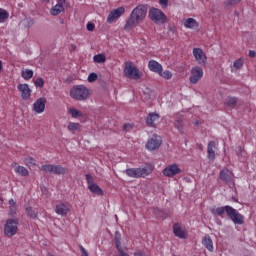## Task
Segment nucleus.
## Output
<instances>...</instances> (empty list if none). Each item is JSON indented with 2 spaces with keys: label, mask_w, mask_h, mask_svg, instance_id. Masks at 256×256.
Segmentation results:
<instances>
[{
  "label": "nucleus",
  "mask_w": 256,
  "mask_h": 256,
  "mask_svg": "<svg viewBox=\"0 0 256 256\" xmlns=\"http://www.w3.org/2000/svg\"><path fill=\"white\" fill-rule=\"evenodd\" d=\"M147 17V6L140 4L134 8L126 21L124 31H131V29L137 27L139 23H143Z\"/></svg>",
  "instance_id": "nucleus-1"
},
{
  "label": "nucleus",
  "mask_w": 256,
  "mask_h": 256,
  "mask_svg": "<svg viewBox=\"0 0 256 256\" xmlns=\"http://www.w3.org/2000/svg\"><path fill=\"white\" fill-rule=\"evenodd\" d=\"M225 212L235 225H243L245 223V217L231 206L218 207L211 210V214L218 215V217H221Z\"/></svg>",
  "instance_id": "nucleus-2"
},
{
  "label": "nucleus",
  "mask_w": 256,
  "mask_h": 256,
  "mask_svg": "<svg viewBox=\"0 0 256 256\" xmlns=\"http://www.w3.org/2000/svg\"><path fill=\"white\" fill-rule=\"evenodd\" d=\"M155 166L153 164H146L144 168H129L126 169L125 173L132 179H141V177H147L153 173Z\"/></svg>",
  "instance_id": "nucleus-3"
},
{
  "label": "nucleus",
  "mask_w": 256,
  "mask_h": 256,
  "mask_svg": "<svg viewBox=\"0 0 256 256\" xmlns=\"http://www.w3.org/2000/svg\"><path fill=\"white\" fill-rule=\"evenodd\" d=\"M91 91L85 85H76L70 89V97L75 101H87Z\"/></svg>",
  "instance_id": "nucleus-4"
},
{
  "label": "nucleus",
  "mask_w": 256,
  "mask_h": 256,
  "mask_svg": "<svg viewBox=\"0 0 256 256\" xmlns=\"http://www.w3.org/2000/svg\"><path fill=\"white\" fill-rule=\"evenodd\" d=\"M40 169L41 171H44L45 173H51L52 175H67V173H69V169L61 165L54 164H44Z\"/></svg>",
  "instance_id": "nucleus-5"
},
{
  "label": "nucleus",
  "mask_w": 256,
  "mask_h": 256,
  "mask_svg": "<svg viewBox=\"0 0 256 256\" xmlns=\"http://www.w3.org/2000/svg\"><path fill=\"white\" fill-rule=\"evenodd\" d=\"M124 75L128 79L137 81L141 78V72L133 65V62H126L124 67Z\"/></svg>",
  "instance_id": "nucleus-6"
},
{
  "label": "nucleus",
  "mask_w": 256,
  "mask_h": 256,
  "mask_svg": "<svg viewBox=\"0 0 256 256\" xmlns=\"http://www.w3.org/2000/svg\"><path fill=\"white\" fill-rule=\"evenodd\" d=\"M17 225H19V220L8 219L4 225V235H6V237H13L17 235V231L19 230Z\"/></svg>",
  "instance_id": "nucleus-7"
},
{
  "label": "nucleus",
  "mask_w": 256,
  "mask_h": 256,
  "mask_svg": "<svg viewBox=\"0 0 256 256\" xmlns=\"http://www.w3.org/2000/svg\"><path fill=\"white\" fill-rule=\"evenodd\" d=\"M149 17L151 21L157 25H163V23L167 21V16H165V14L157 8H153L149 11Z\"/></svg>",
  "instance_id": "nucleus-8"
},
{
  "label": "nucleus",
  "mask_w": 256,
  "mask_h": 256,
  "mask_svg": "<svg viewBox=\"0 0 256 256\" xmlns=\"http://www.w3.org/2000/svg\"><path fill=\"white\" fill-rule=\"evenodd\" d=\"M161 143H163L161 136L154 134L146 143V149H148V151H155L161 147Z\"/></svg>",
  "instance_id": "nucleus-9"
},
{
  "label": "nucleus",
  "mask_w": 256,
  "mask_h": 256,
  "mask_svg": "<svg viewBox=\"0 0 256 256\" xmlns=\"http://www.w3.org/2000/svg\"><path fill=\"white\" fill-rule=\"evenodd\" d=\"M203 79V68L196 66L191 69L190 83L197 85Z\"/></svg>",
  "instance_id": "nucleus-10"
},
{
  "label": "nucleus",
  "mask_w": 256,
  "mask_h": 256,
  "mask_svg": "<svg viewBox=\"0 0 256 256\" xmlns=\"http://www.w3.org/2000/svg\"><path fill=\"white\" fill-rule=\"evenodd\" d=\"M221 181H223L224 183H226V185H234V175L233 172L230 171L227 168H224L222 171H220V175H219Z\"/></svg>",
  "instance_id": "nucleus-11"
},
{
  "label": "nucleus",
  "mask_w": 256,
  "mask_h": 256,
  "mask_svg": "<svg viewBox=\"0 0 256 256\" xmlns=\"http://www.w3.org/2000/svg\"><path fill=\"white\" fill-rule=\"evenodd\" d=\"M164 177H175V175H179L181 173V168H179V165L177 164H171L168 165L163 171H162Z\"/></svg>",
  "instance_id": "nucleus-12"
},
{
  "label": "nucleus",
  "mask_w": 256,
  "mask_h": 256,
  "mask_svg": "<svg viewBox=\"0 0 256 256\" xmlns=\"http://www.w3.org/2000/svg\"><path fill=\"white\" fill-rule=\"evenodd\" d=\"M193 55L199 65H205L207 63V55L201 48H194Z\"/></svg>",
  "instance_id": "nucleus-13"
},
{
  "label": "nucleus",
  "mask_w": 256,
  "mask_h": 256,
  "mask_svg": "<svg viewBox=\"0 0 256 256\" xmlns=\"http://www.w3.org/2000/svg\"><path fill=\"white\" fill-rule=\"evenodd\" d=\"M123 13H125L124 7H119L117 9L112 10L107 17V23H113V21H115V19H119V17H121Z\"/></svg>",
  "instance_id": "nucleus-14"
},
{
  "label": "nucleus",
  "mask_w": 256,
  "mask_h": 256,
  "mask_svg": "<svg viewBox=\"0 0 256 256\" xmlns=\"http://www.w3.org/2000/svg\"><path fill=\"white\" fill-rule=\"evenodd\" d=\"M45 105H47V98H38L33 104L35 113H43V111H45Z\"/></svg>",
  "instance_id": "nucleus-15"
},
{
  "label": "nucleus",
  "mask_w": 256,
  "mask_h": 256,
  "mask_svg": "<svg viewBox=\"0 0 256 256\" xmlns=\"http://www.w3.org/2000/svg\"><path fill=\"white\" fill-rule=\"evenodd\" d=\"M17 89L22 93L21 97L24 101H27V99L31 97V90L29 89L28 84H18Z\"/></svg>",
  "instance_id": "nucleus-16"
},
{
  "label": "nucleus",
  "mask_w": 256,
  "mask_h": 256,
  "mask_svg": "<svg viewBox=\"0 0 256 256\" xmlns=\"http://www.w3.org/2000/svg\"><path fill=\"white\" fill-rule=\"evenodd\" d=\"M69 211H71L69 204L59 203L56 205L55 213H57V215H62V217H65Z\"/></svg>",
  "instance_id": "nucleus-17"
},
{
  "label": "nucleus",
  "mask_w": 256,
  "mask_h": 256,
  "mask_svg": "<svg viewBox=\"0 0 256 256\" xmlns=\"http://www.w3.org/2000/svg\"><path fill=\"white\" fill-rule=\"evenodd\" d=\"M159 114L157 113H150L148 114L147 118H146V125L148 127H155V125H157V123H159Z\"/></svg>",
  "instance_id": "nucleus-18"
},
{
  "label": "nucleus",
  "mask_w": 256,
  "mask_h": 256,
  "mask_svg": "<svg viewBox=\"0 0 256 256\" xmlns=\"http://www.w3.org/2000/svg\"><path fill=\"white\" fill-rule=\"evenodd\" d=\"M148 68L150 71H153L154 73H158V75H161V71H163V66L159 64V62L155 60H150L148 63Z\"/></svg>",
  "instance_id": "nucleus-19"
},
{
  "label": "nucleus",
  "mask_w": 256,
  "mask_h": 256,
  "mask_svg": "<svg viewBox=\"0 0 256 256\" xmlns=\"http://www.w3.org/2000/svg\"><path fill=\"white\" fill-rule=\"evenodd\" d=\"M202 245L210 251V253H213V240L211 239V236L209 234H206L202 239Z\"/></svg>",
  "instance_id": "nucleus-20"
},
{
  "label": "nucleus",
  "mask_w": 256,
  "mask_h": 256,
  "mask_svg": "<svg viewBox=\"0 0 256 256\" xmlns=\"http://www.w3.org/2000/svg\"><path fill=\"white\" fill-rule=\"evenodd\" d=\"M173 231H174V235L176 237H179L180 239H185L186 237V233H185V230H183V228H181V225L179 224H174L173 226Z\"/></svg>",
  "instance_id": "nucleus-21"
},
{
  "label": "nucleus",
  "mask_w": 256,
  "mask_h": 256,
  "mask_svg": "<svg viewBox=\"0 0 256 256\" xmlns=\"http://www.w3.org/2000/svg\"><path fill=\"white\" fill-rule=\"evenodd\" d=\"M184 27L187 29H197V27H199V23H197V20L193 18H187L184 20Z\"/></svg>",
  "instance_id": "nucleus-22"
},
{
  "label": "nucleus",
  "mask_w": 256,
  "mask_h": 256,
  "mask_svg": "<svg viewBox=\"0 0 256 256\" xmlns=\"http://www.w3.org/2000/svg\"><path fill=\"white\" fill-rule=\"evenodd\" d=\"M208 159L213 161L215 159V141H210L207 147Z\"/></svg>",
  "instance_id": "nucleus-23"
},
{
  "label": "nucleus",
  "mask_w": 256,
  "mask_h": 256,
  "mask_svg": "<svg viewBox=\"0 0 256 256\" xmlns=\"http://www.w3.org/2000/svg\"><path fill=\"white\" fill-rule=\"evenodd\" d=\"M63 11H65V7L63 6V4L58 2L54 7L51 8L50 14L56 16L63 13Z\"/></svg>",
  "instance_id": "nucleus-24"
},
{
  "label": "nucleus",
  "mask_w": 256,
  "mask_h": 256,
  "mask_svg": "<svg viewBox=\"0 0 256 256\" xmlns=\"http://www.w3.org/2000/svg\"><path fill=\"white\" fill-rule=\"evenodd\" d=\"M239 99L237 97L228 96L224 102L226 107H235L237 105Z\"/></svg>",
  "instance_id": "nucleus-25"
},
{
  "label": "nucleus",
  "mask_w": 256,
  "mask_h": 256,
  "mask_svg": "<svg viewBox=\"0 0 256 256\" xmlns=\"http://www.w3.org/2000/svg\"><path fill=\"white\" fill-rule=\"evenodd\" d=\"M88 189L91 191V193H95V195H103V189H101V187H99V185L96 183L89 185Z\"/></svg>",
  "instance_id": "nucleus-26"
},
{
  "label": "nucleus",
  "mask_w": 256,
  "mask_h": 256,
  "mask_svg": "<svg viewBox=\"0 0 256 256\" xmlns=\"http://www.w3.org/2000/svg\"><path fill=\"white\" fill-rule=\"evenodd\" d=\"M15 173H18L21 177H27L29 175V170H27L25 166H17L15 168Z\"/></svg>",
  "instance_id": "nucleus-27"
},
{
  "label": "nucleus",
  "mask_w": 256,
  "mask_h": 256,
  "mask_svg": "<svg viewBox=\"0 0 256 256\" xmlns=\"http://www.w3.org/2000/svg\"><path fill=\"white\" fill-rule=\"evenodd\" d=\"M23 161L26 167H35L37 165V160L31 156L25 157Z\"/></svg>",
  "instance_id": "nucleus-28"
},
{
  "label": "nucleus",
  "mask_w": 256,
  "mask_h": 256,
  "mask_svg": "<svg viewBox=\"0 0 256 256\" xmlns=\"http://www.w3.org/2000/svg\"><path fill=\"white\" fill-rule=\"evenodd\" d=\"M9 215L13 217V215H16L17 213V204L15 203V200L10 199L9 200Z\"/></svg>",
  "instance_id": "nucleus-29"
},
{
  "label": "nucleus",
  "mask_w": 256,
  "mask_h": 256,
  "mask_svg": "<svg viewBox=\"0 0 256 256\" xmlns=\"http://www.w3.org/2000/svg\"><path fill=\"white\" fill-rule=\"evenodd\" d=\"M68 113L73 117V119H78V117H83V112L75 108H70Z\"/></svg>",
  "instance_id": "nucleus-30"
},
{
  "label": "nucleus",
  "mask_w": 256,
  "mask_h": 256,
  "mask_svg": "<svg viewBox=\"0 0 256 256\" xmlns=\"http://www.w3.org/2000/svg\"><path fill=\"white\" fill-rule=\"evenodd\" d=\"M68 131H71L72 133L75 131H81V124L75 123V122H70L68 124Z\"/></svg>",
  "instance_id": "nucleus-31"
},
{
  "label": "nucleus",
  "mask_w": 256,
  "mask_h": 256,
  "mask_svg": "<svg viewBox=\"0 0 256 256\" xmlns=\"http://www.w3.org/2000/svg\"><path fill=\"white\" fill-rule=\"evenodd\" d=\"M21 75L23 79H25V81H29V79L33 77V70H30V69L22 70Z\"/></svg>",
  "instance_id": "nucleus-32"
},
{
  "label": "nucleus",
  "mask_w": 256,
  "mask_h": 256,
  "mask_svg": "<svg viewBox=\"0 0 256 256\" xmlns=\"http://www.w3.org/2000/svg\"><path fill=\"white\" fill-rule=\"evenodd\" d=\"M106 59L104 54H98L93 57L94 63H105Z\"/></svg>",
  "instance_id": "nucleus-33"
},
{
  "label": "nucleus",
  "mask_w": 256,
  "mask_h": 256,
  "mask_svg": "<svg viewBox=\"0 0 256 256\" xmlns=\"http://www.w3.org/2000/svg\"><path fill=\"white\" fill-rule=\"evenodd\" d=\"M26 213L30 219H37V211L33 210L32 207H27Z\"/></svg>",
  "instance_id": "nucleus-34"
},
{
  "label": "nucleus",
  "mask_w": 256,
  "mask_h": 256,
  "mask_svg": "<svg viewBox=\"0 0 256 256\" xmlns=\"http://www.w3.org/2000/svg\"><path fill=\"white\" fill-rule=\"evenodd\" d=\"M236 154L240 159H245L247 157V152L239 146L236 150Z\"/></svg>",
  "instance_id": "nucleus-35"
},
{
  "label": "nucleus",
  "mask_w": 256,
  "mask_h": 256,
  "mask_svg": "<svg viewBox=\"0 0 256 256\" xmlns=\"http://www.w3.org/2000/svg\"><path fill=\"white\" fill-rule=\"evenodd\" d=\"M5 19H9V12L0 8V23H3Z\"/></svg>",
  "instance_id": "nucleus-36"
},
{
  "label": "nucleus",
  "mask_w": 256,
  "mask_h": 256,
  "mask_svg": "<svg viewBox=\"0 0 256 256\" xmlns=\"http://www.w3.org/2000/svg\"><path fill=\"white\" fill-rule=\"evenodd\" d=\"M160 77H163V79H171V77H173V74L171 73V71L166 70V71H161V74H159Z\"/></svg>",
  "instance_id": "nucleus-37"
},
{
  "label": "nucleus",
  "mask_w": 256,
  "mask_h": 256,
  "mask_svg": "<svg viewBox=\"0 0 256 256\" xmlns=\"http://www.w3.org/2000/svg\"><path fill=\"white\" fill-rule=\"evenodd\" d=\"M175 127L176 129H178L179 133H183V127H184L183 120H177L175 122Z\"/></svg>",
  "instance_id": "nucleus-38"
},
{
  "label": "nucleus",
  "mask_w": 256,
  "mask_h": 256,
  "mask_svg": "<svg viewBox=\"0 0 256 256\" xmlns=\"http://www.w3.org/2000/svg\"><path fill=\"white\" fill-rule=\"evenodd\" d=\"M233 67H235V69H241V67H243V58L234 61Z\"/></svg>",
  "instance_id": "nucleus-39"
},
{
  "label": "nucleus",
  "mask_w": 256,
  "mask_h": 256,
  "mask_svg": "<svg viewBox=\"0 0 256 256\" xmlns=\"http://www.w3.org/2000/svg\"><path fill=\"white\" fill-rule=\"evenodd\" d=\"M36 87H43L45 85V80H43V78H38L35 80L34 82Z\"/></svg>",
  "instance_id": "nucleus-40"
},
{
  "label": "nucleus",
  "mask_w": 256,
  "mask_h": 256,
  "mask_svg": "<svg viewBox=\"0 0 256 256\" xmlns=\"http://www.w3.org/2000/svg\"><path fill=\"white\" fill-rule=\"evenodd\" d=\"M85 177H86V181L88 183V187H89V185H95V180L93 179V176L86 174Z\"/></svg>",
  "instance_id": "nucleus-41"
},
{
  "label": "nucleus",
  "mask_w": 256,
  "mask_h": 256,
  "mask_svg": "<svg viewBox=\"0 0 256 256\" xmlns=\"http://www.w3.org/2000/svg\"><path fill=\"white\" fill-rule=\"evenodd\" d=\"M95 81H97V74L96 73H91L88 76V82L89 83H95Z\"/></svg>",
  "instance_id": "nucleus-42"
},
{
  "label": "nucleus",
  "mask_w": 256,
  "mask_h": 256,
  "mask_svg": "<svg viewBox=\"0 0 256 256\" xmlns=\"http://www.w3.org/2000/svg\"><path fill=\"white\" fill-rule=\"evenodd\" d=\"M159 3L162 9H167V7H169V0H159Z\"/></svg>",
  "instance_id": "nucleus-43"
},
{
  "label": "nucleus",
  "mask_w": 256,
  "mask_h": 256,
  "mask_svg": "<svg viewBox=\"0 0 256 256\" xmlns=\"http://www.w3.org/2000/svg\"><path fill=\"white\" fill-rule=\"evenodd\" d=\"M115 245L116 249L119 251V253H121V251H123V248H121V241H119L117 237L115 238Z\"/></svg>",
  "instance_id": "nucleus-44"
},
{
  "label": "nucleus",
  "mask_w": 256,
  "mask_h": 256,
  "mask_svg": "<svg viewBox=\"0 0 256 256\" xmlns=\"http://www.w3.org/2000/svg\"><path fill=\"white\" fill-rule=\"evenodd\" d=\"M131 129H133V125L132 124H124L123 125V131H131Z\"/></svg>",
  "instance_id": "nucleus-45"
},
{
  "label": "nucleus",
  "mask_w": 256,
  "mask_h": 256,
  "mask_svg": "<svg viewBox=\"0 0 256 256\" xmlns=\"http://www.w3.org/2000/svg\"><path fill=\"white\" fill-rule=\"evenodd\" d=\"M81 256H89V253L83 246L80 245Z\"/></svg>",
  "instance_id": "nucleus-46"
},
{
  "label": "nucleus",
  "mask_w": 256,
  "mask_h": 256,
  "mask_svg": "<svg viewBox=\"0 0 256 256\" xmlns=\"http://www.w3.org/2000/svg\"><path fill=\"white\" fill-rule=\"evenodd\" d=\"M237 3H241V0H227L228 5H237Z\"/></svg>",
  "instance_id": "nucleus-47"
},
{
  "label": "nucleus",
  "mask_w": 256,
  "mask_h": 256,
  "mask_svg": "<svg viewBox=\"0 0 256 256\" xmlns=\"http://www.w3.org/2000/svg\"><path fill=\"white\" fill-rule=\"evenodd\" d=\"M87 30H88V31H94V30H95V24H93V23H88V24H87Z\"/></svg>",
  "instance_id": "nucleus-48"
},
{
  "label": "nucleus",
  "mask_w": 256,
  "mask_h": 256,
  "mask_svg": "<svg viewBox=\"0 0 256 256\" xmlns=\"http://www.w3.org/2000/svg\"><path fill=\"white\" fill-rule=\"evenodd\" d=\"M249 57H256V52H255V50H250L249 51Z\"/></svg>",
  "instance_id": "nucleus-49"
},
{
  "label": "nucleus",
  "mask_w": 256,
  "mask_h": 256,
  "mask_svg": "<svg viewBox=\"0 0 256 256\" xmlns=\"http://www.w3.org/2000/svg\"><path fill=\"white\" fill-rule=\"evenodd\" d=\"M67 0H58V3L62 4V5H65Z\"/></svg>",
  "instance_id": "nucleus-50"
},
{
  "label": "nucleus",
  "mask_w": 256,
  "mask_h": 256,
  "mask_svg": "<svg viewBox=\"0 0 256 256\" xmlns=\"http://www.w3.org/2000/svg\"><path fill=\"white\" fill-rule=\"evenodd\" d=\"M134 256H143V253H141V252H135V253H134Z\"/></svg>",
  "instance_id": "nucleus-51"
},
{
  "label": "nucleus",
  "mask_w": 256,
  "mask_h": 256,
  "mask_svg": "<svg viewBox=\"0 0 256 256\" xmlns=\"http://www.w3.org/2000/svg\"><path fill=\"white\" fill-rule=\"evenodd\" d=\"M3 69V62L0 60V71Z\"/></svg>",
  "instance_id": "nucleus-52"
},
{
  "label": "nucleus",
  "mask_w": 256,
  "mask_h": 256,
  "mask_svg": "<svg viewBox=\"0 0 256 256\" xmlns=\"http://www.w3.org/2000/svg\"><path fill=\"white\" fill-rule=\"evenodd\" d=\"M42 3H49L51 0H41Z\"/></svg>",
  "instance_id": "nucleus-53"
},
{
  "label": "nucleus",
  "mask_w": 256,
  "mask_h": 256,
  "mask_svg": "<svg viewBox=\"0 0 256 256\" xmlns=\"http://www.w3.org/2000/svg\"><path fill=\"white\" fill-rule=\"evenodd\" d=\"M33 23H34L33 20L29 21V25H33Z\"/></svg>",
  "instance_id": "nucleus-54"
},
{
  "label": "nucleus",
  "mask_w": 256,
  "mask_h": 256,
  "mask_svg": "<svg viewBox=\"0 0 256 256\" xmlns=\"http://www.w3.org/2000/svg\"><path fill=\"white\" fill-rule=\"evenodd\" d=\"M199 149L203 150V146H202V145H200V146H199Z\"/></svg>",
  "instance_id": "nucleus-55"
}]
</instances>
